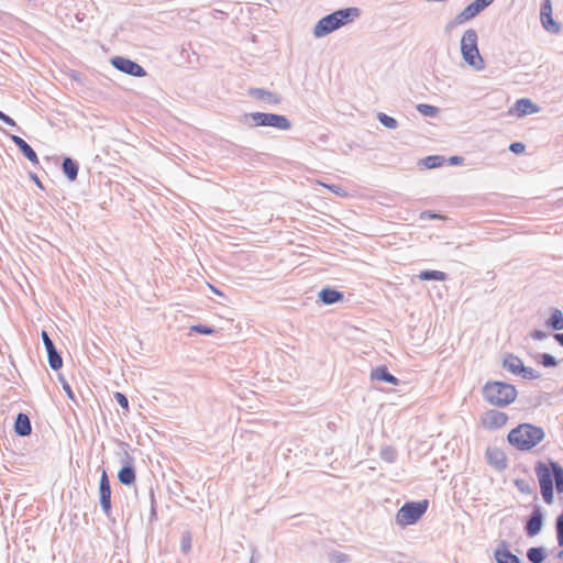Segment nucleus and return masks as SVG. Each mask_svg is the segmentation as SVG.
<instances>
[{"label": "nucleus", "mask_w": 563, "mask_h": 563, "mask_svg": "<svg viewBox=\"0 0 563 563\" xmlns=\"http://www.w3.org/2000/svg\"><path fill=\"white\" fill-rule=\"evenodd\" d=\"M534 472L540 485V493L545 504L554 500V487L558 493H563V467L552 460L538 461Z\"/></svg>", "instance_id": "nucleus-1"}, {"label": "nucleus", "mask_w": 563, "mask_h": 563, "mask_svg": "<svg viewBox=\"0 0 563 563\" xmlns=\"http://www.w3.org/2000/svg\"><path fill=\"white\" fill-rule=\"evenodd\" d=\"M545 439L542 427L532 423H520L508 432V443L518 451L527 452L537 448Z\"/></svg>", "instance_id": "nucleus-2"}, {"label": "nucleus", "mask_w": 563, "mask_h": 563, "mask_svg": "<svg viewBox=\"0 0 563 563\" xmlns=\"http://www.w3.org/2000/svg\"><path fill=\"white\" fill-rule=\"evenodd\" d=\"M360 15L357 8H346L338 10L321 20L314 25L313 35L316 37H322L327 34L338 30L339 27L346 25Z\"/></svg>", "instance_id": "nucleus-3"}, {"label": "nucleus", "mask_w": 563, "mask_h": 563, "mask_svg": "<svg viewBox=\"0 0 563 563\" xmlns=\"http://www.w3.org/2000/svg\"><path fill=\"white\" fill-rule=\"evenodd\" d=\"M483 396L493 406L506 407L516 400L517 389L504 382H488L483 387Z\"/></svg>", "instance_id": "nucleus-4"}, {"label": "nucleus", "mask_w": 563, "mask_h": 563, "mask_svg": "<svg viewBox=\"0 0 563 563\" xmlns=\"http://www.w3.org/2000/svg\"><path fill=\"white\" fill-rule=\"evenodd\" d=\"M461 53L464 60L475 70H482L485 67V62L479 54L477 47V34L474 30L464 32L461 38Z\"/></svg>", "instance_id": "nucleus-5"}, {"label": "nucleus", "mask_w": 563, "mask_h": 563, "mask_svg": "<svg viewBox=\"0 0 563 563\" xmlns=\"http://www.w3.org/2000/svg\"><path fill=\"white\" fill-rule=\"evenodd\" d=\"M428 506L429 501L427 499L406 503L397 511L396 522L402 527L416 523L426 514Z\"/></svg>", "instance_id": "nucleus-6"}, {"label": "nucleus", "mask_w": 563, "mask_h": 563, "mask_svg": "<svg viewBox=\"0 0 563 563\" xmlns=\"http://www.w3.org/2000/svg\"><path fill=\"white\" fill-rule=\"evenodd\" d=\"M503 364L510 373L519 375L525 379H537L540 377L537 371L525 366L522 360L514 354H507Z\"/></svg>", "instance_id": "nucleus-7"}, {"label": "nucleus", "mask_w": 563, "mask_h": 563, "mask_svg": "<svg viewBox=\"0 0 563 563\" xmlns=\"http://www.w3.org/2000/svg\"><path fill=\"white\" fill-rule=\"evenodd\" d=\"M254 123L258 126H273L279 130H288L290 122L287 118L274 113H252Z\"/></svg>", "instance_id": "nucleus-8"}, {"label": "nucleus", "mask_w": 563, "mask_h": 563, "mask_svg": "<svg viewBox=\"0 0 563 563\" xmlns=\"http://www.w3.org/2000/svg\"><path fill=\"white\" fill-rule=\"evenodd\" d=\"M507 422V413L497 410H488L481 417L479 424L487 431H494L505 427Z\"/></svg>", "instance_id": "nucleus-9"}, {"label": "nucleus", "mask_w": 563, "mask_h": 563, "mask_svg": "<svg viewBox=\"0 0 563 563\" xmlns=\"http://www.w3.org/2000/svg\"><path fill=\"white\" fill-rule=\"evenodd\" d=\"M112 65L117 69L135 77H143L146 75V71L141 65L124 57H114L112 59Z\"/></svg>", "instance_id": "nucleus-10"}, {"label": "nucleus", "mask_w": 563, "mask_h": 563, "mask_svg": "<svg viewBox=\"0 0 563 563\" xmlns=\"http://www.w3.org/2000/svg\"><path fill=\"white\" fill-rule=\"evenodd\" d=\"M494 0H475L471 4H468L457 16V23H464L473 18H475L479 12H482L485 8L492 4Z\"/></svg>", "instance_id": "nucleus-11"}, {"label": "nucleus", "mask_w": 563, "mask_h": 563, "mask_svg": "<svg viewBox=\"0 0 563 563\" xmlns=\"http://www.w3.org/2000/svg\"><path fill=\"white\" fill-rule=\"evenodd\" d=\"M99 495L102 510L106 515L111 510V487L106 471L102 472L99 483Z\"/></svg>", "instance_id": "nucleus-12"}, {"label": "nucleus", "mask_w": 563, "mask_h": 563, "mask_svg": "<svg viewBox=\"0 0 563 563\" xmlns=\"http://www.w3.org/2000/svg\"><path fill=\"white\" fill-rule=\"evenodd\" d=\"M552 12L551 0H544L540 12L541 23L547 31L558 33L560 31V25L553 20Z\"/></svg>", "instance_id": "nucleus-13"}, {"label": "nucleus", "mask_w": 563, "mask_h": 563, "mask_svg": "<svg viewBox=\"0 0 563 563\" xmlns=\"http://www.w3.org/2000/svg\"><path fill=\"white\" fill-rule=\"evenodd\" d=\"M486 457L488 464L498 471L507 467V456L499 448H488L486 451Z\"/></svg>", "instance_id": "nucleus-14"}, {"label": "nucleus", "mask_w": 563, "mask_h": 563, "mask_svg": "<svg viewBox=\"0 0 563 563\" xmlns=\"http://www.w3.org/2000/svg\"><path fill=\"white\" fill-rule=\"evenodd\" d=\"M42 339H43L44 345H45L47 354H48V362H49L51 367L53 369L60 368L63 365L62 357L56 352L52 340L49 339L48 334L45 331L42 332Z\"/></svg>", "instance_id": "nucleus-15"}, {"label": "nucleus", "mask_w": 563, "mask_h": 563, "mask_svg": "<svg viewBox=\"0 0 563 563\" xmlns=\"http://www.w3.org/2000/svg\"><path fill=\"white\" fill-rule=\"evenodd\" d=\"M538 111L539 107L534 104L530 99H519L515 103V112L518 117L537 113Z\"/></svg>", "instance_id": "nucleus-16"}, {"label": "nucleus", "mask_w": 563, "mask_h": 563, "mask_svg": "<svg viewBox=\"0 0 563 563\" xmlns=\"http://www.w3.org/2000/svg\"><path fill=\"white\" fill-rule=\"evenodd\" d=\"M495 559L497 563H520L519 558L511 553L506 544H501L495 551Z\"/></svg>", "instance_id": "nucleus-17"}, {"label": "nucleus", "mask_w": 563, "mask_h": 563, "mask_svg": "<svg viewBox=\"0 0 563 563\" xmlns=\"http://www.w3.org/2000/svg\"><path fill=\"white\" fill-rule=\"evenodd\" d=\"M14 430L21 437H25L31 433V431H32L31 422H30L29 417L25 413L18 415L15 423H14Z\"/></svg>", "instance_id": "nucleus-18"}, {"label": "nucleus", "mask_w": 563, "mask_h": 563, "mask_svg": "<svg viewBox=\"0 0 563 563\" xmlns=\"http://www.w3.org/2000/svg\"><path fill=\"white\" fill-rule=\"evenodd\" d=\"M542 517L539 510H536L527 522L526 531L528 536L533 537L541 531Z\"/></svg>", "instance_id": "nucleus-19"}, {"label": "nucleus", "mask_w": 563, "mask_h": 563, "mask_svg": "<svg viewBox=\"0 0 563 563\" xmlns=\"http://www.w3.org/2000/svg\"><path fill=\"white\" fill-rule=\"evenodd\" d=\"M319 298L323 303L332 305L342 300L343 294L332 288H324L319 292Z\"/></svg>", "instance_id": "nucleus-20"}, {"label": "nucleus", "mask_w": 563, "mask_h": 563, "mask_svg": "<svg viewBox=\"0 0 563 563\" xmlns=\"http://www.w3.org/2000/svg\"><path fill=\"white\" fill-rule=\"evenodd\" d=\"M372 379L384 380L393 385H398V379L387 372L385 366L375 368L371 374Z\"/></svg>", "instance_id": "nucleus-21"}, {"label": "nucleus", "mask_w": 563, "mask_h": 563, "mask_svg": "<svg viewBox=\"0 0 563 563\" xmlns=\"http://www.w3.org/2000/svg\"><path fill=\"white\" fill-rule=\"evenodd\" d=\"M545 325L554 331L563 330V313L555 309L551 317L547 320Z\"/></svg>", "instance_id": "nucleus-22"}, {"label": "nucleus", "mask_w": 563, "mask_h": 563, "mask_svg": "<svg viewBox=\"0 0 563 563\" xmlns=\"http://www.w3.org/2000/svg\"><path fill=\"white\" fill-rule=\"evenodd\" d=\"M119 481L124 485H132L135 482V472L132 466H124L118 473Z\"/></svg>", "instance_id": "nucleus-23"}, {"label": "nucleus", "mask_w": 563, "mask_h": 563, "mask_svg": "<svg viewBox=\"0 0 563 563\" xmlns=\"http://www.w3.org/2000/svg\"><path fill=\"white\" fill-rule=\"evenodd\" d=\"M63 172L69 180H75L78 174V166L71 158L67 157L63 162Z\"/></svg>", "instance_id": "nucleus-24"}, {"label": "nucleus", "mask_w": 563, "mask_h": 563, "mask_svg": "<svg viewBox=\"0 0 563 563\" xmlns=\"http://www.w3.org/2000/svg\"><path fill=\"white\" fill-rule=\"evenodd\" d=\"M419 278L421 280L434 279V280L443 282V280H445L446 275H445V273L440 272V271H423L419 274Z\"/></svg>", "instance_id": "nucleus-25"}, {"label": "nucleus", "mask_w": 563, "mask_h": 563, "mask_svg": "<svg viewBox=\"0 0 563 563\" xmlns=\"http://www.w3.org/2000/svg\"><path fill=\"white\" fill-rule=\"evenodd\" d=\"M417 110L426 117H435L439 113V109L431 104L420 103L417 106Z\"/></svg>", "instance_id": "nucleus-26"}, {"label": "nucleus", "mask_w": 563, "mask_h": 563, "mask_svg": "<svg viewBox=\"0 0 563 563\" xmlns=\"http://www.w3.org/2000/svg\"><path fill=\"white\" fill-rule=\"evenodd\" d=\"M527 555L532 563H541L544 559L543 551L540 548L529 549Z\"/></svg>", "instance_id": "nucleus-27"}, {"label": "nucleus", "mask_w": 563, "mask_h": 563, "mask_svg": "<svg viewBox=\"0 0 563 563\" xmlns=\"http://www.w3.org/2000/svg\"><path fill=\"white\" fill-rule=\"evenodd\" d=\"M378 119L380 123L388 129H395L397 126V121L385 113H379Z\"/></svg>", "instance_id": "nucleus-28"}, {"label": "nucleus", "mask_w": 563, "mask_h": 563, "mask_svg": "<svg viewBox=\"0 0 563 563\" xmlns=\"http://www.w3.org/2000/svg\"><path fill=\"white\" fill-rule=\"evenodd\" d=\"M21 152L33 164H38V157L30 145L24 146Z\"/></svg>", "instance_id": "nucleus-29"}, {"label": "nucleus", "mask_w": 563, "mask_h": 563, "mask_svg": "<svg viewBox=\"0 0 563 563\" xmlns=\"http://www.w3.org/2000/svg\"><path fill=\"white\" fill-rule=\"evenodd\" d=\"M556 538L560 547H563V512L556 519Z\"/></svg>", "instance_id": "nucleus-30"}, {"label": "nucleus", "mask_w": 563, "mask_h": 563, "mask_svg": "<svg viewBox=\"0 0 563 563\" xmlns=\"http://www.w3.org/2000/svg\"><path fill=\"white\" fill-rule=\"evenodd\" d=\"M321 186L328 188L330 191H332L334 195L339 196V197H347V192L346 190H344L342 187L338 186V185H327V184H323V183H319Z\"/></svg>", "instance_id": "nucleus-31"}, {"label": "nucleus", "mask_w": 563, "mask_h": 563, "mask_svg": "<svg viewBox=\"0 0 563 563\" xmlns=\"http://www.w3.org/2000/svg\"><path fill=\"white\" fill-rule=\"evenodd\" d=\"M540 363L544 366V367H554L556 365V361L555 358L550 355V354H542L540 356Z\"/></svg>", "instance_id": "nucleus-32"}, {"label": "nucleus", "mask_w": 563, "mask_h": 563, "mask_svg": "<svg viewBox=\"0 0 563 563\" xmlns=\"http://www.w3.org/2000/svg\"><path fill=\"white\" fill-rule=\"evenodd\" d=\"M441 163H442V158L440 156H428L424 159V165L428 168H435V167L440 166Z\"/></svg>", "instance_id": "nucleus-33"}, {"label": "nucleus", "mask_w": 563, "mask_h": 563, "mask_svg": "<svg viewBox=\"0 0 563 563\" xmlns=\"http://www.w3.org/2000/svg\"><path fill=\"white\" fill-rule=\"evenodd\" d=\"M509 150L515 154H522L526 150V146L523 143L516 142L510 144Z\"/></svg>", "instance_id": "nucleus-34"}, {"label": "nucleus", "mask_w": 563, "mask_h": 563, "mask_svg": "<svg viewBox=\"0 0 563 563\" xmlns=\"http://www.w3.org/2000/svg\"><path fill=\"white\" fill-rule=\"evenodd\" d=\"M115 399L122 408L129 409L128 398L122 393H115Z\"/></svg>", "instance_id": "nucleus-35"}, {"label": "nucleus", "mask_w": 563, "mask_h": 563, "mask_svg": "<svg viewBox=\"0 0 563 563\" xmlns=\"http://www.w3.org/2000/svg\"><path fill=\"white\" fill-rule=\"evenodd\" d=\"M516 486L519 488L520 492L522 493H530L531 489L529 487V485L526 483L525 479H517L516 481Z\"/></svg>", "instance_id": "nucleus-36"}, {"label": "nucleus", "mask_w": 563, "mask_h": 563, "mask_svg": "<svg viewBox=\"0 0 563 563\" xmlns=\"http://www.w3.org/2000/svg\"><path fill=\"white\" fill-rule=\"evenodd\" d=\"M11 140L13 141V143L20 148V151L29 145L22 137L18 136V135H12L11 136Z\"/></svg>", "instance_id": "nucleus-37"}, {"label": "nucleus", "mask_w": 563, "mask_h": 563, "mask_svg": "<svg viewBox=\"0 0 563 563\" xmlns=\"http://www.w3.org/2000/svg\"><path fill=\"white\" fill-rule=\"evenodd\" d=\"M0 120L3 121L5 124L15 126V121L11 119L9 115L0 111Z\"/></svg>", "instance_id": "nucleus-38"}, {"label": "nucleus", "mask_w": 563, "mask_h": 563, "mask_svg": "<svg viewBox=\"0 0 563 563\" xmlns=\"http://www.w3.org/2000/svg\"><path fill=\"white\" fill-rule=\"evenodd\" d=\"M250 93L258 99H263L264 96H268L269 93L262 89H252Z\"/></svg>", "instance_id": "nucleus-39"}, {"label": "nucleus", "mask_w": 563, "mask_h": 563, "mask_svg": "<svg viewBox=\"0 0 563 563\" xmlns=\"http://www.w3.org/2000/svg\"><path fill=\"white\" fill-rule=\"evenodd\" d=\"M194 329L202 334H211L213 332L211 328H208L206 325H196Z\"/></svg>", "instance_id": "nucleus-40"}, {"label": "nucleus", "mask_w": 563, "mask_h": 563, "mask_svg": "<svg viewBox=\"0 0 563 563\" xmlns=\"http://www.w3.org/2000/svg\"><path fill=\"white\" fill-rule=\"evenodd\" d=\"M531 336L536 340H542L547 336V334L542 331H534L531 333Z\"/></svg>", "instance_id": "nucleus-41"}, {"label": "nucleus", "mask_w": 563, "mask_h": 563, "mask_svg": "<svg viewBox=\"0 0 563 563\" xmlns=\"http://www.w3.org/2000/svg\"><path fill=\"white\" fill-rule=\"evenodd\" d=\"M554 338L563 346V333H558Z\"/></svg>", "instance_id": "nucleus-42"}, {"label": "nucleus", "mask_w": 563, "mask_h": 563, "mask_svg": "<svg viewBox=\"0 0 563 563\" xmlns=\"http://www.w3.org/2000/svg\"><path fill=\"white\" fill-rule=\"evenodd\" d=\"M210 288H211V290H212L214 294L220 295V296L222 295V292H221V291H219V290H218L217 288H214L213 286H210Z\"/></svg>", "instance_id": "nucleus-43"}, {"label": "nucleus", "mask_w": 563, "mask_h": 563, "mask_svg": "<svg viewBox=\"0 0 563 563\" xmlns=\"http://www.w3.org/2000/svg\"><path fill=\"white\" fill-rule=\"evenodd\" d=\"M558 559L563 562V549L558 553Z\"/></svg>", "instance_id": "nucleus-44"}, {"label": "nucleus", "mask_w": 563, "mask_h": 563, "mask_svg": "<svg viewBox=\"0 0 563 563\" xmlns=\"http://www.w3.org/2000/svg\"><path fill=\"white\" fill-rule=\"evenodd\" d=\"M457 159H459L457 157H452L453 163H457Z\"/></svg>", "instance_id": "nucleus-45"}, {"label": "nucleus", "mask_w": 563, "mask_h": 563, "mask_svg": "<svg viewBox=\"0 0 563 563\" xmlns=\"http://www.w3.org/2000/svg\"><path fill=\"white\" fill-rule=\"evenodd\" d=\"M190 548V544H185V549L188 550Z\"/></svg>", "instance_id": "nucleus-46"}, {"label": "nucleus", "mask_w": 563, "mask_h": 563, "mask_svg": "<svg viewBox=\"0 0 563 563\" xmlns=\"http://www.w3.org/2000/svg\"><path fill=\"white\" fill-rule=\"evenodd\" d=\"M190 548V544H185V549L188 550Z\"/></svg>", "instance_id": "nucleus-47"}, {"label": "nucleus", "mask_w": 563, "mask_h": 563, "mask_svg": "<svg viewBox=\"0 0 563 563\" xmlns=\"http://www.w3.org/2000/svg\"><path fill=\"white\" fill-rule=\"evenodd\" d=\"M66 394L71 395V391L69 388H68V390H66Z\"/></svg>", "instance_id": "nucleus-48"}, {"label": "nucleus", "mask_w": 563, "mask_h": 563, "mask_svg": "<svg viewBox=\"0 0 563 563\" xmlns=\"http://www.w3.org/2000/svg\"><path fill=\"white\" fill-rule=\"evenodd\" d=\"M66 394L71 395V391L69 388H68V390H66Z\"/></svg>", "instance_id": "nucleus-49"}]
</instances>
